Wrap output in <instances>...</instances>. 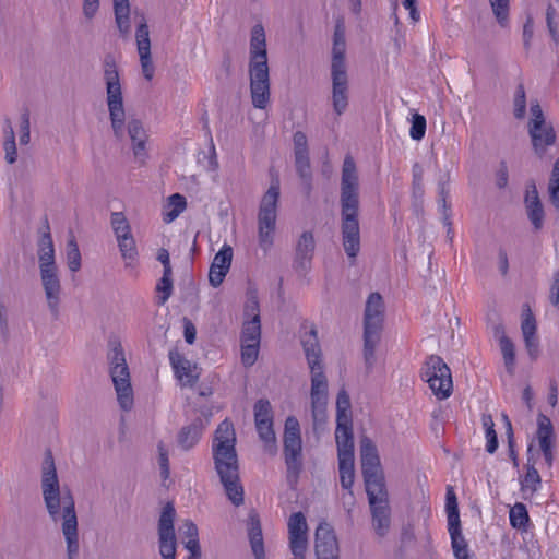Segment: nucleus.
I'll return each instance as SVG.
<instances>
[{
  "mask_svg": "<svg viewBox=\"0 0 559 559\" xmlns=\"http://www.w3.org/2000/svg\"><path fill=\"white\" fill-rule=\"evenodd\" d=\"M41 490L50 519L55 523L62 520L61 530L67 543L68 559H76L79 532L75 502L69 488H60L55 460L49 450L45 454L41 466Z\"/></svg>",
  "mask_w": 559,
  "mask_h": 559,
  "instance_id": "f257e3e1",
  "label": "nucleus"
},
{
  "mask_svg": "<svg viewBox=\"0 0 559 559\" xmlns=\"http://www.w3.org/2000/svg\"><path fill=\"white\" fill-rule=\"evenodd\" d=\"M359 178L354 158L345 156L341 176V235L344 251L352 263L360 251Z\"/></svg>",
  "mask_w": 559,
  "mask_h": 559,
  "instance_id": "f03ea898",
  "label": "nucleus"
},
{
  "mask_svg": "<svg viewBox=\"0 0 559 559\" xmlns=\"http://www.w3.org/2000/svg\"><path fill=\"white\" fill-rule=\"evenodd\" d=\"M236 433L228 419L216 428L212 444L214 467L230 502L239 507L243 503L245 490L240 483L239 463L236 452Z\"/></svg>",
  "mask_w": 559,
  "mask_h": 559,
  "instance_id": "7ed1b4c3",
  "label": "nucleus"
},
{
  "mask_svg": "<svg viewBox=\"0 0 559 559\" xmlns=\"http://www.w3.org/2000/svg\"><path fill=\"white\" fill-rule=\"evenodd\" d=\"M249 79L252 105L265 109L271 93L265 32L261 24H255L251 29Z\"/></svg>",
  "mask_w": 559,
  "mask_h": 559,
  "instance_id": "20e7f679",
  "label": "nucleus"
},
{
  "mask_svg": "<svg viewBox=\"0 0 559 559\" xmlns=\"http://www.w3.org/2000/svg\"><path fill=\"white\" fill-rule=\"evenodd\" d=\"M301 345L311 371V408L314 426L324 423L328 403V380L321 362V348L314 326L301 335Z\"/></svg>",
  "mask_w": 559,
  "mask_h": 559,
  "instance_id": "39448f33",
  "label": "nucleus"
},
{
  "mask_svg": "<svg viewBox=\"0 0 559 559\" xmlns=\"http://www.w3.org/2000/svg\"><path fill=\"white\" fill-rule=\"evenodd\" d=\"M346 29L342 19L335 23L331 59L332 106L337 116L343 115L349 100V80L346 64Z\"/></svg>",
  "mask_w": 559,
  "mask_h": 559,
  "instance_id": "423d86ee",
  "label": "nucleus"
},
{
  "mask_svg": "<svg viewBox=\"0 0 559 559\" xmlns=\"http://www.w3.org/2000/svg\"><path fill=\"white\" fill-rule=\"evenodd\" d=\"M38 267L40 283L45 293L48 310L53 319L60 314L62 286L55 259V246L47 226L38 240Z\"/></svg>",
  "mask_w": 559,
  "mask_h": 559,
  "instance_id": "0eeeda50",
  "label": "nucleus"
},
{
  "mask_svg": "<svg viewBox=\"0 0 559 559\" xmlns=\"http://www.w3.org/2000/svg\"><path fill=\"white\" fill-rule=\"evenodd\" d=\"M104 80L106 83L107 106L114 135L121 140L124 134L126 112L119 72L115 58L107 55L104 58Z\"/></svg>",
  "mask_w": 559,
  "mask_h": 559,
  "instance_id": "6e6552de",
  "label": "nucleus"
},
{
  "mask_svg": "<svg viewBox=\"0 0 559 559\" xmlns=\"http://www.w3.org/2000/svg\"><path fill=\"white\" fill-rule=\"evenodd\" d=\"M384 321V302L382 296L374 292L368 296L364 314V357L368 367L376 361V347Z\"/></svg>",
  "mask_w": 559,
  "mask_h": 559,
  "instance_id": "1a4fd4ad",
  "label": "nucleus"
},
{
  "mask_svg": "<svg viewBox=\"0 0 559 559\" xmlns=\"http://www.w3.org/2000/svg\"><path fill=\"white\" fill-rule=\"evenodd\" d=\"M278 199L280 182L275 180L262 197L258 212L259 245L264 251H267L274 242Z\"/></svg>",
  "mask_w": 559,
  "mask_h": 559,
  "instance_id": "9d476101",
  "label": "nucleus"
},
{
  "mask_svg": "<svg viewBox=\"0 0 559 559\" xmlns=\"http://www.w3.org/2000/svg\"><path fill=\"white\" fill-rule=\"evenodd\" d=\"M110 377L115 385L117 399L122 409L128 411L133 404V390L130 382L129 367L126 362L121 344H115L108 354Z\"/></svg>",
  "mask_w": 559,
  "mask_h": 559,
  "instance_id": "9b49d317",
  "label": "nucleus"
},
{
  "mask_svg": "<svg viewBox=\"0 0 559 559\" xmlns=\"http://www.w3.org/2000/svg\"><path fill=\"white\" fill-rule=\"evenodd\" d=\"M283 443L288 476L297 477L302 468V440L295 416H288L285 420Z\"/></svg>",
  "mask_w": 559,
  "mask_h": 559,
  "instance_id": "f8f14e48",
  "label": "nucleus"
},
{
  "mask_svg": "<svg viewBox=\"0 0 559 559\" xmlns=\"http://www.w3.org/2000/svg\"><path fill=\"white\" fill-rule=\"evenodd\" d=\"M421 378L438 399L443 400L451 395L453 390L451 370L441 357L431 355L427 358L421 369Z\"/></svg>",
  "mask_w": 559,
  "mask_h": 559,
  "instance_id": "ddd939ff",
  "label": "nucleus"
},
{
  "mask_svg": "<svg viewBox=\"0 0 559 559\" xmlns=\"http://www.w3.org/2000/svg\"><path fill=\"white\" fill-rule=\"evenodd\" d=\"M531 115L528 133L536 154L543 156L545 148L555 144L556 133L551 126L546 124L542 107L537 100L531 103Z\"/></svg>",
  "mask_w": 559,
  "mask_h": 559,
  "instance_id": "4468645a",
  "label": "nucleus"
},
{
  "mask_svg": "<svg viewBox=\"0 0 559 559\" xmlns=\"http://www.w3.org/2000/svg\"><path fill=\"white\" fill-rule=\"evenodd\" d=\"M176 511L173 503L168 502L162 510L158 520L159 554L163 559L176 558V535L174 528Z\"/></svg>",
  "mask_w": 559,
  "mask_h": 559,
  "instance_id": "2eb2a0df",
  "label": "nucleus"
},
{
  "mask_svg": "<svg viewBox=\"0 0 559 559\" xmlns=\"http://www.w3.org/2000/svg\"><path fill=\"white\" fill-rule=\"evenodd\" d=\"M307 521L302 512H295L288 520L289 548L294 557H305L307 550Z\"/></svg>",
  "mask_w": 559,
  "mask_h": 559,
  "instance_id": "dca6fc26",
  "label": "nucleus"
},
{
  "mask_svg": "<svg viewBox=\"0 0 559 559\" xmlns=\"http://www.w3.org/2000/svg\"><path fill=\"white\" fill-rule=\"evenodd\" d=\"M135 39L142 73L147 81H151L154 76L155 67L151 55L150 29L144 19H142V22L136 27Z\"/></svg>",
  "mask_w": 559,
  "mask_h": 559,
  "instance_id": "f3484780",
  "label": "nucleus"
},
{
  "mask_svg": "<svg viewBox=\"0 0 559 559\" xmlns=\"http://www.w3.org/2000/svg\"><path fill=\"white\" fill-rule=\"evenodd\" d=\"M536 438L545 463L548 468H551L555 461V433L551 420L544 414L537 417Z\"/></svg>",
  "mask_w": 559,
  "mask_h": 559,
  "instance_id": "a211bd4d",
  "label": "nucleus"
},
{
  "mask_svg": "<svg viewBox=\"0 0 559 559\" xmlns=\"http://www.w3.org/2000/svg\"><path fill=\"white\" fill-rule=\"evenodd\" d=\"M317 557H340V547L334 530L328 523H320L316 530Z\"/></svg>",
  "mask_w": 559,
  "mask_h": 559,
  "instance_id": "6ab92c4d",
  "label": "nucleus"
},
{
  "mask_svg": "<svg viewBox=\"0 0 559 559\" xmlns=\"http://www.w3.org/2000/svg\"><path fill=\"white\" fill-rule=\"evenodd\" d=\"M316 249V241L312 231H304L295 248L294 267L297 272L306 273L311 264Z\"/></svg>",
  "mask_w": 559,
  "mask_h": 559,
  "instance_id": "aec40b11",
  "label": "nucleus"
},
{
  "mask_svg": "<svg viewBox=\"0 0 559 559\" xmlns=\"http://www.w3.org/2000/svg\"><path fill=\"white\" fill-rule=\"evenodd\" d=\"M231 260L233 248L229 245H224L215 254L210 266L209 282L214 288L218 287L223 283L230 269Z\"/></svg>",
  "mask_w": 559,
  "mask_h": 559,
  "instance_id": "412c9836",
  "label": "nucleus"
},
{
  "mask_svg": "<svg viewBox=\"0 0 559 559\" xmlns=\"http://www.w3.org/2000/svg\"><path fill=\"white\" fill-rule=\"evenodd\" d=\"M128 134L132 143V151L135 160L140 165H144L146 158L148 157L146 151V142L148 140V135L143 127V123L139 119H130L128 121Z\"/></svg>",
  "mask_w": 559,
  "mask_h": 559,
  "instance_id": "4be33fe9",
  "label": "nucleus"
},
{
  "mask_svg": "<svg viewBox=\"0 0 559 559\" xmlns=\"http://www.w3.org/2000/svg\"><path fill=\"white\" fill-rule=\"evenodd\" d=\"M361 471L369 504H373L374 499L388 498L384 475L381 466Z\"/></svg>",
  "mask_w": 559,
  "mask_h": 559,
  "instance_id": "5701e85b",
  "label": "nucleus"
},
{
  "mask_svg": "<svg viewBox=\"0 0 559 559\" xmlns=\"http://www.w3.org/2000/svg\"><path fill=\"white\" fill-rule=\"evenodd\" d=\"M524 203L527 217L534 226V229L539 230L544 224L545 212L534 182L527 186Z\"/></svg>",
  "mask_w": 559,
  "mask_h": 559,
  "instance_id": "b1692460",
  "label": "nucleus"
},
{
  "mask_svg": "<svg viewBox=\"0 0 559 559\" xmlns=\"http://www.w3.org/2000/svg\"><path fill=\"white\" fill-rule=\"evenodd\" d=\"M335 440L338 457H354V436L352 421H336Z\"/></svg>",
  "mask_w": 559,
  "mask_h": 559,
  "instance_id": "393cba45",
  "label": "nucleus"
},
{
  "mask_svg": "<svg viewBox=\"0 0 559 559\" xmlns=\"http://www.w3.org/2000/svg\"><path fill=\"white\" fill-rule=\"evenodd\" d=\"M372 514V524L378 535L384 536L390 527V507L389 498L374 499L370 504Z\"/></svg>",
  "mask_w": 559,
  "mask_h": 559,
  "instance_id": "a878e982",
  "label": "nucleus"
},
{
  "mask_svg": "<svg viewBox=\"0 0 559 559\" xmlns=\"http://www.w3.org/2000/svg\"><path fill=\"white\" fill-rule=\"evenodd\" d=\"M248 536L255 559H265L261 522L255 511L249 513Z\"/></svg>",
  "mask_w": 559,
  "mask_h": 559,
  "instance_id": "bb28decb",
  "label": "nucleus"
},
{
  "mask_svg": "<svg viewBox=\"0 0 559 559\" xmlns=\"http://www.w3.org/2000/svg\"><path fill=\"white\" fill-rule=\"evenodd\" d=\"M169 360L177 378L185 380V385L193 386L198 381V376L192 373L190 361L175 352L169 353Z\"/></svg>",
  "mask_w": 559,
  "mask_h": 559,
  "instance_id": "cd10ccee",
  "label": "nucleus"
},
{
  "mask_svg": "<svg viewBox=\"0 0 559 559\" xmlns=\"http://www.w3.org/2000/svg\"><path fill=\"white\" fill-rule=\"evenodd\" d=\"M533 447L530 445L527 449L528 457H527V464H526V474L524 478L521 480V490L523 493L530 491L531 495L536 492L542 484V478L538 474V471L535 467V461L530 455L532 452Z\"/></svg>",
  "mask_w": 559,
  "mask_h": 559,
  "instance_id": "c85d7f7f",
  "label": "nucleus"
},
{
  "mask_svg": "<svg viewBox=\"0 0 559 559\" xmlns=\"http://www.w3.org/2000/svg\"><path fill=\"white\" fill-rule=\"evenodd\" d=\"M361 469L381 466L377 447L366 436L360 439Z\"/></svg>",
  "mask_w": 559,
  "mask_h": 559,
  "instance_id": "c756f323",
  "label": "nucleus"
},
{
  "mask_svg": "<svg viewBox=\"0 0 559 559\" xmlns=\"http://www.w3.org/2000/svg\"><path fill=\"white\" fill-rule=\"evenodd\" d=\"M295 155V166L298 176L304 182L307 193L311 190L312 171L310 166L309 153H300Z\"/></svg>",
  "mask_w": 559,
  "mask_h": 559,
  "instance_id": "7c9ffc66",
  "label": "nucleus"
},
{
  "mask_svg": "<svg viewBox=\"0 0 559 559\" xmlns=\"http://www.w3.org/2000/svg\"><path fill=\"white\" fill-rule=\"evenodd\" d=\"M497 333L502 332V335L500 336L499 343H500V349L503 356V361L506 369L509 373H513L514 366H515V349L514 344L512 341L503 334L502 326L496 328Z\"/></svg>",
  "mask_w": 559,
  "mask_h": 559,
  "instance_id": "2f4dec72",
  "label": "nucleus"
},
{
  "mask_svg": "<svg viewBox=\"0 0 559 559\" xmlns=\"http://www.w3.org/2000/svg\"><path fill=\"white\" fill-rule=\"evenodd\" d=\"M201 438V427L198 424H191L181 428L178 433V443L183 450L193 448Z\"/></svg>",
  "mask_w": 559,
  "mask_h": 559,
  "instance_id": "473e14b6",
  "label": "nucleus"
},
{
  "mask_svg": "<svg viewBox=\"0 0 559 559\" xmlns=\"http://www.w3.org/2000/svg\"><path fill=\"white\" fill-rule=\"evenodd\" d=\"M261 341V318L254 317L245 319L241 329L240 342L260 343Z\"/></svg>",
  "mask_w": 559,
  "mask_h": 559,
  "instance_id": "72a5a7b5",
  "label": "nucleus"
},
{
  "mask_svg": "<svg viewBox=\"0 0 559 559\" xmlns=\"http://www.w3.org/2000/svg\"><path fill=\"white\" fill-rule=\"evenodd\" d=\"M338 471L341 486L349 490V495H353L352 487L354 485V457H338Z\"/></svg>",
  "mask_w": 559,
  "mask_h": 559,
  "instance_id": "f704fd0d",
  "label": "nucleus"
},
{
  "mask_svg": "<svg viewBox=\"0 0 559 559\" xmlns=\"http://www.w3.org/2000/svg\"><path fill=\"white\" fill-rule=\"evenodd\" d=\"M115 20L120 34L127 37L131 32L130 5L129 3H115Z\"/></svg>",
  "mask_w": 559,
  "mask_h": 559,
  "instance_id": "c9c22d12",
  "label": "nucleus"
},
{
  "mask_svg": "<svg viewBox=\"0 0 559 559\" xmlns=\"http://www.w3.org/2000/svg\"><path fill=\"white\" fill-rule=\"evenodd\" d=\"M481 424L485 429L487 439L486 451L492 454L498 449V437L495 430V423L492 416L490 414H483Z\"/></svg>",
  "mask_w": 559,
  "mask_h": 559,
  "instance_id": "e433bc0d",
  "label": "nucleus"
},
{
  "mask_svg": "<svg viewBox=\"0 0 559 559\" xmlns=\"http://www.w3.org/2000/svg\"><path fill=\"white\" fill-rule=\"evenodd\" d=\"M173 289V272H163V276L156 285V292L158 293L156 304L158 306L165 305L171 296Z\"/></svg>",
  "mask_w": 559,
  "mask_h": 559,
  "instance_id": "4c0bfd02",
  "label": "nucleus"
},
{
  "mask_svg": "<svg viewBox=\"0 0 559 559\" xmlns=\"http://www.w3.org/2000/svg\"><path fill=\"white\" fill-rule=\"evenodd\" d=\"M336 421H352L350 399L345 390H341L336 397Z\"/></svg>",
  "mask_w": 559,
  "mask_h": 559,
  "instance_id": "58836bf2",
  "label": "nucleus"
},
{
  "mask_svg": "<svg viewBox=\"0 0 559 559\" xmlns=\"http://www.w3.org/2000/svg\"><path fill=\"white\" fill-rule=\"evenodd\" d=\"M168 206L171 209L165 214L164 221L170 223L186 210V198L180 193H174L168 198Z\"/></svg>",
  "mask_w": 559,
  "mask_h": 559,
  "instance_id": "ea45409f",
  "label": "nucleus"
},
{
  "mask_svg": "<svg viewBox=\"0 0 559 559\" xmlns=\"http://www.w3.org/2000/svg\"><path fill=\"white\" fill-rule=\"evenodd\" d=\"M510 524L514 528H525L526 524L530 520L528 513L526 510V507L521 503L516 502L511 509H510Z\"/></svg>",
  "mask_w": 559,
  "mask_h": 559,
  "instance_id": "a19ab883",
  "label": "nucleus"
},
{
  "mask_svg": "<svg viewBox=\"0 0 559 559\" xmlns=\"http://www.w3.org/2000/svg\"><path fill=\"white\" fill-rule=\"evenodd\" d=\"M273 421V409L266 399H260L254 404V424Z\"/></svg>",
  "mask_w": 559,
  "mask_h": 559,
  "instance_id": "79ce46f5",
  "label": "nucleus"
},
{
  "mask_svg": "<svg viewBox=\"0 0 559 559\" xmlns=\"http://www.w3.org/2000/svg\"><path fill=\"white\" fill-rule=\"evenodd\" d=\"M110 223L117 239L131 234L130 224L122 212L111 213Z\"/></svg>",
  "mask_w": 559,
  "mask_h": 559,
  "instance_id": "37998d69",
  "label": "nucleus"
},
{
  "mask_svg": "<svg viewBox=\"0 0 559 559\" xmlns=\"http://www.w3.org/2000/svg\"><path fill=\"white\" fill-rule=\"evenodd\" d=\"M120 253L124 260L133 261L138 257V250L133 236H123L117 239Z\"/></svg>",
  "mask_w": 559,
  "mask_h": 559,
  "instance_id": "c03bdc74",
  "label": "nucleus"
},
{
  "mask_svg": "<svg viewBox=\"0 0 559 559\" xmlns=\"http://www.w3.org/2000/svg\"><path fill=\"white\" fill-rule=\"evenodd\" d=\"M67 261L71 272H78L81 267V253L74 238L67 243Z\"/></svg>",
  "mask_w": 559,
  "mask_h": 559,
  "instance_id": "a18cd8bd",
  "label": "nucleus"
},
{
  "mask_svg": "<svg viewBox=\"0 0 559 559\" xmlns=\"http://www.w3.org/2000/svg\"><path fill=\"white\" fill-rule=\"evenodd\" d=\"M260 343L241 342V361L251 367L258 359Z\"/></svg>",
  "mask_w": 559,
  "mask_h": 559,
  "instance_id": "49530a36",
  "label": "nucleus"
},
{
  "mask_svg": "<svg viewBox=\"0 0 559 559\" xmlns=\"http://www.w3.org/2000/svg\"><path fill=\"white\" fill-rule=\"evenodd\" d=\"M498 23L504 27L509 21V0H489Z\"/></svg>",
  "mask_w": 559,
  "mask_h": 559,
  "instance_id": "de8ad7c7",
  "label": "nucleus"
},
{
  "mask_svg": "<svg viewBox=\"0 0 559 559\" xmlns=\"http://www.w3.org/2000/svg\"><path fill=\"white\" fill-rule=\"evenodd\" d=\"M451 545L456 559H468V546L462 533L452 534Z\"/></svg>",
  "mask_w": 559,
  "mask_h": 559,
  "instance_id": "09e8293b",
  "label": "nucleus"
},
{
  "mask_svg": "<svg viewBox=\"0 0 559 559\" xmlns=\"http://www.w3.org/2000/svg\"><path fill=\"white\" fill-rule=\"evenodd\" d=\"M521 330L524 338L536 336V320L531 308L527 305H525Z\"/></svg>",
  "mask_w": 559,
  "mask_h": 559,
  "instance_id": "8fccbe9b",
  "label": "nucleus"
},
{
  "mask_svg": "<svg viewBox=\"0 0 559 559\" xmlns=\"http://www.w3.org/2000/svg\"><path fill=\"white\" fill-rule=\"evenodd\" d=\"M257 431L259 433L260 439L265 443V445H270L273 448V450L276 449L275 442V431L273 428V421L271 423H263V424H255Z\"/></svg>",
  "mask_w": 559,
  "mask_h": 559,
  "instance_id": "3c124183",
  "label": "nucleus"
},
{
  "mask_svg": "<svg viewBox=\"0 0 559 559\" xmlns=\"http://www.w3.org/2000/svg\"><path fill=\"white\" fill-rule=\"evenodd\" d=\"M514 117L516 119H523L526 112V95L525 88L522 83L516 86L514 94Z\"/></svg>",
  "mask_w": 559,
  "mask_h": 559,
  "instance_id": "603ef678",
  "label": "nucleus"
},
{
  "mask_svg": "<svg viewBox=\"0 0 559 559\" xmlns=\"http://www.w3.org/2000/svg\"><path fill=\"white\" fill-rule=\"evenodd\" d=\"M426 133V119L423 115L415 114L412 119L409 135L413 140L419 141Z\"/></svg>",
  "mask_w": 559,
  "mask_h": 559,
  "instance_id": "864d4df0",
  "label": "nucleus"
},
{
  "mask_svg": "<svg viewBox=\"0 0 559 559\" xmlns=\"http://www.w3.org/2000/svg\"><path fill=\"white\" fill-rule=\"evenodd\" d=\"M158 450V465L160 468V476L164 480H166L170 475L169 467V453L165 444L160 441L157 444Z\"/></svg>",
  "mask_w": 559,
  "mask_h": 559,
  "instance_id": "5fc2aeb1",
  "label": "nucleus"
},
{
  "mask_svg": "<svg viewBox=\"0 0 559 559\" xmlns=\"http://www.w3.org/2000/svg\"><path fill=\"white\" fill-rule=\"evenodd\" d=\"M21 124H20V144L27 145L31 141V121H29V112L28 110H24L21 114Z\"/></svg>",
  "mask_w": 559,
  "mask_h": 559,
  "instance_id": "6e6d98bb",
  "label": "nucleus"
},
{
  "mask_svg": "<svg viewBox=\"0 0 559 559\" xmlns=\"http://www.w3.org/2000/svg\"><path fill=\"white\" fill-rule=\"evenodd\" d=\"M423 194V168L420 167L419 164H415L413 166V195L415 199H420Z\"/></svg>",
  "mask_w": 559,
  "mask_h": 559,
  "instance_id": "4d7b16f0",
  "label": "nucleus"
},
{
  "mask_svg": "<svg viewBox=\"0 0 559 559\" xmlns=\"http://www.w3.org/2000/svg\"><path fill=\"white\" fill-rule=\"evenodd\" d=\"M294 154L309 153L307 135L302 131H296L293 136Z\"/></svg>",
  "mask_w": 559,
  "mask_h": 559,
  "instance_id": "13d9d810",
  "label": "nucleus"
},
{
  "mask_svg": "<svg viewBox=\"0 0 559 559\" xmlns=\"http://www.w3.org/2000/svg\"><path fill=\"white\" fill-rule=\"evenodd\" d=\"M447 513H448L449 534L452 535V534L462 533L459 510L447 511Z\"/></svg>",
  "mask_w": 559,
  "mask_h": 559,
  "instance_id": "bf43d9fd",
  "label": "nucleus"
},
{
  "mask_svg": "<svg viewBox=\"0 0 559 559\" xmlns=\"http://www.w3.org/2000/svg\"><path fill=\"white\" fill-rule=\"evenodd\" d=\"M179 532L187 540L199 538L198 527L191 520H186L180 526Z\"/></svg>",
  "mask_w": 559,
  "mask_h": 559,
  "instance_id": "052dcab7",
  "label": "nucleus"
},
{
  "mask_svg": "<svg viewBox=\"0 0 559 559\" xmlns=\"http://www.w3.org/2000/svg\"><path fill=\"white\" fill-rule=\"evenodd\" d=\"M534 35V22L532 16H527L523 25V45L526 50L531 47V40Z\"/></svg>",
  "mask_w": 559,
  "mask_h": 559,
  "instance_id": "680f3d73",
  "label": "nucleus"
},
{
  "mask_svg": "<svg viewBox=\"0 0 559 559\" xmlns=\"http://www.w3.org/2000/svg\"><path fill=\"white\" fill-rule=\"evenodd\" d=\"M4 150V159L8 164L12 165L17 159V150L15 141H4L3 142Z\"/></svg>",
  "mask_w": 559,
  "mask_h": 559,
  "instance_id": "e2e57ef3",
  "label": "nucleus"
},
{
  "mask_svg": "<svg viewBox=\"0 0 559 559\" xmlns=\"http://www.w3.org/2000/svg\"><path fill=\"white\" fill-rule=\"evenodd\" d=\"M260 317V307L259 301L257 297H251L247 300L245 306V317L246 319Z\"/></svg>",
  "mask_w": 559,
  "mask_h": 559,
  "instance_id": "0e129e2a",
  "label": "nucleus"
},
{
  "mask_svg": "<svg viewBox=\"0 0 559 559\" xmlns=\"http://www.w3.org/2000/svg\"><path fill=\"white\" fill-rule=\"evenodd\" d=\"M99 9V0H83V14L91 20Z\"/></svg>",
  "mask_w": 559,
  "mask_h": 559,
  "instance_id": "69168bd1",
  "label": "nucleus"
},
{
  "mask_svg": "<svg viewBox=\"0 0 559 559\" xmlns=\"http://www.w3.org/2000/svg\"><path fill=\"white\" fill-rule=\"evenodd\" d=\"M183 335L188 344H193L197 336V329L194 324L187 318L183 319Z\"/></svg>",
  "mask_w": 559,
  "mask_h": 559,
  "instance_id": "338daca9",
  "label": "nucleus"
},
{
  "mask_svg": "<svg viewBox=\"0 0 559 559\" xmlns=\"http://www.w3.org/2000/svg\"><path fill=\"white\" fill-rule=\"evenodd\" d=\"M551 302L559 309V271L555 273L554 284L551 286Z\"/></svg>",
  "mask_w": 559,
  "mask_h": 559,
  "instance_id": "774afa93",
  "label": "nucleus"
}]
</instances>
